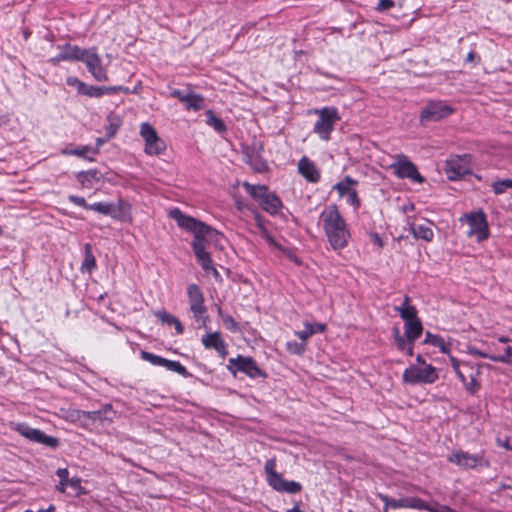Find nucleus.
Listing matches in <instances>:
<instances>
[{
	"mask_svg": "<svg viewBox=\"0 0 512 512\" xmlns=\"http://www.w3.org/2000/svg\"><path fill=\"white\" fill-rule=\"evenodd\" d=\"M299 173L310 183H317L320 180V171L316 165L307 157H302L298 162Z\"/></svg>",
	"mask_w": 512,
	"mask_h": 512,
	"instance_id": "22",
	"label": "nucleus"
},
{
	"mask_svg": "<svg viewBox=\"0 0 512 512\" xmlns=\"http://www.w3.org/2000/svg\"><path fill=\"white\" fill-rule=\"evenodd\" d=\"M419 510H427L430 512H452V509L449 506L439 505L437 503L434 505L428 504V508H419Z\"/></svg>",
	"mask_w": 512,
	"mask_h": 512,
	"instance_id": "50",
	"label": "nucleus"
},
{
	"mask_svg": "<svg viewBox=\"0 0 512 512\" xmlns=\"http://www.w3.org/2000/svg\"><path fill=\"white\" fill-rule=\"evenodd\" d=\"M450 361L453 370L455 371L456 375H458V371H461L464 362H460L459 360L452 356L450 357Z\"/></svg>",
	"mask_w": 512,
	"mask_h": 512,
	"instance_id": "56",
	"label": "nucleus"
},
{
	"mask_svg": "<svg viewBox=\"0 0 512 512\" xmlns=\"http://www.w3.org/2000/svg\"><path fill=\"white\" fill-rule=\"evenodd\" d=\"M490 360L512 365V346H506L502 354L494 355V357H490Z\"/></svg>",
	"mask_w": 512,
	"mask_h": 512,
	"instance_id": "42",
	"label": "nucleus"
},
{
	"mask_svg": "<svg viewBox=\"0 0 512 512\" xmlns=\"http://www.w3.org/2000/svg\"><path fill=\"white\" fill-rule=\"evenodd\" d=\"M472 352H473L474 354H476V355L480 356V357H483V358H488V359H490V357H491L490 355H488V354H486V353H484V352H481V351H479V350H472Z\"/></svg>",
	"mask_w": 512,
	"mask_h": 512,
	"instance_id": "60",
	"label": "nucleus"
},
{
	"mask_svg": "<svg viewBox=\"0 0 512 512\" xmlns=\"http://www.w3.org/2000/svg\"><path fill=\"white\" fill-rule=\"evenodd\" d=\"M81 62L85 63L88 71L96 81L102 82L108 80L107 71L102 65L96 47L88 48Z\"/></svg>",
	"mask_w": 512,
	"mask_h": 512,
	"instance_id": "19",
	"label": "nucleus"
},
{
	"mask_svg": "<svg viewBox=\"0 0 512 512\" xmlns=\"http://www.w3.org/2000/svg\"><path fill=\"white\" fill-rule=\"evenodd\" d=\"M99 88V93H100V97L104 96V95H114V94H117L118 92H124L125 94L129 93L130 90L128 87H124V86H98Z\"/></svg>",
	"mask_w": 512,
	"mask_h": 512,
	"instance_id": "43",
	"label": "nucleus"
},
{
	"mask_svg": "<svg viewBox=\"0 0 512 512\" xmlns=\"http://www.w3.org/2000/svg\"><path fill=\"white\" fill-rule=\"evenodd\" d=\"M187 297L189 309L193 314V318L198 323V327L207 328V324L210 319L207 314V308L204 304V294L200 287L195 283L189 284L187 286Z\"/></svg>",
	"mask_w": 512,
	"mask_h": 512,
	"instance_id": "5",
	"label": "nucleus"
},
{
	"mask_svg": "<svg viewBox=\"0 0 512 512\" xmlns=\"http://www.w3.org/2000/svg\"><path fill=\"white\" fill-rule=\"evenodd\" d=\"M431 225V222L425 224H411L410 232L412 233L414 238L430 242L434 238V232L432 230Z\"/></svg>",
	"mask_w": 512,
	"mask_h": 512,
	"instance_id": "26",
	"label": "nucleus"
},
{
	"mask_svg": "<svg viewBox=\"0 0 512 512\" xmlns=\"http://www.w3.org/2000/svg\"><path fill=\"white\" fill-rule=\"evenodd\" d=\"M40 512H55V506L54 505H50L47 509L43 510V509H40Z\"/></svg>",
	"mask_w": 512,
	"mask_h": 512,
	"instance_id": "62",
	"label": "nucleus"
},
{
	"mask_svg": "<svg viewBox=\"0 0 512 512\" xmlns=\"http://www.w3.org/2000/svg\"><path fill=\"white\" fill-rule=\"evenodd\" d=\"M438 373L434 366L426 365L418 367L411 365L403 372V381L410 385L432 384L438 379Z\"/></svg>",
	"mask_w": 512,
	"mask_h": 512,
	"instance_id": "8",
	"label": "nucleus"
},
{
	"mask_svg": "<svg viewBox=\"0 0 512 512\" xmlns=\"http://www.w3.org/2000/svg\"><path fill=\"white\" fill-rule=\"evenodd\" d=\"M110 139L107 138V136L105 135L104 137H99L96 139V146L94 148H98V150L100 149V147L105 144L107 141H109Z\"/></svg>",
	"mask_w": 512,
	"mask_h": 512,
	"instance_id": "58",
	"label": "nucleus"
},
{
	"mask_svg": "<svg viewBox=\"0 0 512 512\" xmlns=\"http://www.w3.org/2000/svg\"><path fill=\"white\" fill-rule=\"evenodd\" d=\"M96 259L92 253L91 244L87 243L84 246V260L81 265L82 272H92L96 268Z\"/></svg>",
	"mask_w": 512,
	"mask_h": 512,
	"instance_id": "32",
	"label": "nucleus"
},
{
	"mask_svg": "<svg viewBox=\"0 0 512 512\" xmlns=\"http://www.w3.org/2000/svg\"><path fill=\"white\" fill-rule=\"evenodd\" d=\"M227 368L234 375L236 372H242L253 379L267 377V374L257 365L256 361L249 356L238 355L236 358H230Z\"/></svg>",
	"mask_w": 512,
	"mask_h": 512,
	"instance_id": "10",
	"label": "nucleus"
},
{
	"mask_svg": "<svg viewBox=\"0 0 512 512\" xmlns=\"http://www.w3.org/2000/svg\"><path fill=\"white\" fill-rule=\"evenodd\" d=\"M187 93H184L180 89H173L171 91V97L177 98L180 102H184L186 100Z\"/></svg>",
	"mask_w": 512,
	"mask_h": 512,
	"instance_id": "55",
	"label": "nucleus"
},
{
	"mask_svg": "<svg viewBox=\"0 0 512 512\" xmlns=\"http://www.w3.org/2000/svg\"><path fill=\"white\" fill-rule=\"evenodd\" d=\"M68 200H69V202H71L77 206H80L84 209H89V206L91 205L86 202L84 197L77 196V195H69Z\"/></svg>",
	"mask_w": 512,
	"mask_h": 512,
	"instance_id": "49",
	"label": "nucleus"
},
{
	"mask_svg": "<svg viewBox=\"0 0 512 512\" xmlns=\"http://www.w3.org/2000/svg\"><path fill=\"white\" fill-rule=\"evenodd\" d=\"M315 114L318 115V120L314 124V133L324 141L330 140L335 124L340 120L338 109L333 106H326L316 109Z\"/></svg>",
	"mask_w": 512,
	"mask_h": 512,
	"instance_id": "6",
	"label": "nucleus"
},
{
	"mask_svg": "<svg viewBox=\"0 0 512 512\" xmlns=\"http://www.w3.org/2000/svg\"><path fill=\"white\" fill-rule=\"evenodd\" d=\"M68 486L71 487L74 491L79 492L82 489L81 479L78 477L70 478Z\"/></svg>",
	"mask_w": 512,
	"mask_h": 512,
	"instance_id": "53",
	"label": "nucleus"
},
{
	"mask_svg": "<svg viewBox=\"0 0 512 512\" xmlns=\"http://www.w3.org/2000/svg\"><path fill=\"white\" fill-rule=\"evenodd\" d=\"M411 299L409 296H405L403 303L400 306H395L394 310L397 311L400 317L404 320V322L413 321L414 319H418V311L417 309L410 305Z\"/></svg>",
	"mask_w": 512,
	"mask_h": 512,
	"instance_id": "25",
	"label": "nucleus"
},
{
	"mask_svg": "<svg viewBox=\"0 0 512 512\" xmlns=\"http://www.w3.org/2000/svg\"><path fill=\"white\" fill-rule=\"evenodd\" d=\"M201 342L206 349H214L222 358L228 354L227 344L218 331L206 333L202 336Z\"/></svg>",
	"mask_w": 512,
	"mask_h": 512,
	"instance_id": "21",
	"label": "nucleus"
},
{
	"mask_svg": "<svg viewBox=\"0 0 512 512\" xmlns=\"http://www.w3.org/2000/svg\"><path fill=\"white\" fill-rule=\"evenodd\" d=\"M62 61H65V60H64V58H62L61 52H59L56 56L49 59V62L54 66L58 65Z\"/></svg>",
	"mask_w": 512,
	"mask_h": 512,
	"instance_id": "57",
	"label": "nucleus"
},
{
	"mask_svg": "<svg viewBox=\"0 0 512 512\" xmlns=\"http://www.w3.org/2000/svg\"><path fill=\"white\" fill-rule=\"evenodd\" d=\"M392 336L397 348H403L404 342L406 341L405 334L402 335L398 327H394L392 330Z\"/></svg>",
	"mask_w": 512,
	"mask_h": 512,
	"instance_id": "47",
	"label": "nucleus"
},
{
	"mask_svg": "<svg viewBox=\"0 0 512 512\" xmlns=\"http://www.w3.org/2000/svg\"><path fill=\"white\" fill-rule=\"evenodd\" d=\"M509 188L512 189V179L496 180L492 183V190L496 195L505 193Z\"/></svg>",
	"mask_w": 512,
	"mask_h": 512,
	"instance_id": "41",
	"label": "nucleus"
},
{
	"mask_svg": "<svg viewBox=\"0 0 512 512\" xmlns=\"http://www.w3.org/2000/svg\"><path fill=\"white\" fill-rule=\"evenodd\" d=\"M107 120L108 124L105 126V135L107 136V138L111 139L117 134V131L121 124V120L119 117L111 115L108 116Z\"/></svg>",
	"mask_w": 512,
	"mask_h": 512,
	"instance_id": "38",
	"label": "nucleus"
},
{
	"mask_svg": "<svg viewBox=\"0 0 512 512\" xmlns=\"http://www.w3.org/2000/svg\"><path fill=\"white\" fill-rule=\"evenodd\" d=\"M471 156L464 154L462 156L456 155L448 159L445 163V174L451 181L461 180L465 175H470Z\"/></svg>",
	"mask_w": 512,
	"mask_h": 512,
	"instance_id": "11",
	"label": "nucleus"
},
{
	"mask_svg": "<svg viewBox=\"0 0 512 512\" xmlns=\"http://www.w3.org/2000/svg\"><path fill=\"white\" fill-rule=\"evenodd\" d=\"M453 108L443 101H428L420 113V122L422 124L437 122L447 118L453 113Z\"/></svg>",
	"mask_w": 512,
	"mask_h": 512,
	"instance_id": "12",
	"label": "nucleus"
},
{
	"mask_svg": "<svg viewBox=\"0 0 512 512\" xmlns=\"http://www.w3.org/2000/svg\"><path fill=\"white\" fill-rule=\"evenodd\" d=\"M66 84L71 87H76L77 92L80 94L84 88L85 83L75 76H69L66 79Z\"/></svg>",
	"mask_w": 512,
	"mask_h": 512,
	"instance_id": "48",
	"label": "nucleus"
},
{
	"mask_svg": "<svg viewBox=\"0 0 512 512\" xmlns=\"http://www.w3.org/2000/svg\"><path fill=\"white\" fill-rule=\"evenodd\" d=\"M130 204L124 199L114 202H95L89 206V210L96 211L102 215L110 216L119 221H125L130 216Z\"/></svg>",
	"mask_w": 512,
	"mask_h": 512,
	"instance_id": "9",
	"label": "nucleus"
},
{
	"mask_svg": "<svg viewBox=\"0 0 512 512\" xmlns=\"http://www.w3.org/2000/svg\"><path fill=\"white\" fill-rule=\"evenodd\" d=\"M287 351L294 355H302L306 351V342L289 341L287 342Z\"/></svg>",
	"mask_w": 512,
	"mask_h": 512,
	"instance_id": "44",
	"label": "nucleus"
},
{
	"mask_svg": "<svg viewBox=\"0 0 512 512\" xmlns=\"http://www.w3.org/2000/svg\"><path fill=\"white\" fill-rule=\"evenodd\" d=\"M216 310H217L218 316L221 318V320L223 322V325L225 326V328L228 331H230L232 333H236V332L240 331L239 324L235 321V319L231 315L224 313L221 306L216 305Z\"/></svg>",
	"mask_w": 512,
	"mask_h": 512,
	"instance_id": "34",
	"label": "nucleus"
},
{
	"mask_svg": "<svg viewBox=\"0 0 512 512\" xmlns=\"http://www.w3.org/2000/svg\"><path fill=\"white\" fill-rule=\"evenodd\" d=\"M414 344L415 342H410V340H406L404 342L403 348H397L400 352H405L408 356H413L414 354Z\"/></svg>",
	"mask_w": 512,
	"mask_h": 512,
	"instance_id": "52",
	"label": "nucleus"
},
{
	"mask_svg": "<svg viewBox=\"0 0 512 512\" xmlns=\"http://www.w3.org/2000/svg\"><path fill=\"white\" fill-rule=\"evenodd\" d=\"M77 181L84 188H92L95 184L103 181V174L97 169L79 171L75 175Z\"/></svg>",
	"mask_w": 512,
	"mask_h": 512,
	"instance_id": "23",
	"label": "nucleus"
},
{
	"mask_svg": "<svg viewBox=\"0 0 512 512\" xmlns=\"http://www.w3.org/2000/svg\"><path fill=\"white\" fill-rule=\"evenodd\" d=\"M447 461L465 470L490 467V461L485 457L484 452L471 454L463 450H454L447 456Z\"/></svg>",
	"mask_w": 512,
	"mask_h": 512,
	"instance_id": "7",
	"label": "nucleus"
},
{
	"mask_svg": "<svg viewBox=\"0 0 512 512\" xmlns=\"http://www.w3.org/2000/svg\"><path fill=\"white\" fill-rule=\"evenodd\" d=\"M154 316L161 321L163 324L173 325L175 327L177 334L184 333V327L179 321L178 318L173 316L172 314L166 312L165 310H157L153 312Z\"/></svg>",
	"mask_w": 512,
	"mask_h": 512,
	"instance_id": "30",
	"label": "nucleus"
},
{
	"mask_svg": "<svg viewBox=\"0 0 512 512\" xmlns=\"http://www.w3.org/2000/svg\"><path fill=\"white\" fill-rule=\"evenodd\" d=\"M141 358L145 361H148L154 366H162L165 368H167L169 362V359L163 358L159 355L147 351H141Z\"/></svg>",
	"mask_w": 512,
	"mask_h": 512,
	"instance_id": "37",
	"label": "nucleus"
},
{
	"mask_svg": "<svg viewBox=\"0 0 512 512\" xmlns=\"http://www.w3.org/2000/svg\"><path fill=\"white\" fill-rule=\"evenodd\" d=\"M466 220L470 226V230L468 231V236H476L478 242H482L487 239L489 236V227L485 213L482 210H478L477 212H473L470 214H465L460 218V221Z\"/></svg>",
	"mask_w": 512,
	"mask_h": 512,
	"instance_id": "14",
	"label": "nucleus"
},
{
	"mask_svg": "<svg viewBox=\"0 0 512 512\" xmlns=\"http://www.w3.org/2000/svg\"><path fill=\"white\" fill-rule=\"evenodd\" d=\"M56 475L59 477L60 481H59V485L56 486V489L61 492V493H64L66 488L68 487V482H69V471L67 468H59L57 469L56 471Z\"/></svg>",
	"mask_w": 512,
	"mask_h": 512,
	"instance_id": "40",
	"label": "nucleus"
},
{
	"mask_svg": "<svg viewBox=\"0 0 512 512\" xmlns=\"http://www.w3.org/2000/svg\"><path fill=\"white\" fill-rule=\"evenodd\" d=\"M183 104L188 110L199 111L204 107V98L194 93H187L186 100Z\"/></svg>",
	"mask_w": 512,
	"mask_h": 512,
	"instance_id": "36",
	"label": "nucleus"
},
{
	"mask_svg": "<svg viewBox=\"0 0 512 512\" xmlns=\"http://www.w3.org/2000/svg\"><path fill=\"white\" fill-rule=\"evenodd\" d=\"M243 187L246 193L249 194L267 213L275 215L282 207L281 199L275 193L269 192L266 185H253L248 182H244Z\"/></svg>",
	"mask_w": 512,
	"mask_h": 512,
	"instance_id": "3",
	"label": "nucleus"
},
{
	"mask_svg": "<svg viewBox=\"0 0 512 512\" xmlns=\"http://www.w3.org/2000/svg\"><path fill=\"white\" fill-rule=\"evenodd\" d=\"M169 216L177 223L180 228L186 230L187 232L193 233L194 238L191 242V247L196 260L202 269L206 273L211 272L216 280L220 278V273L214 267L213 260L210 253L207 251L205 244L207 237H210L213 233H216V230L206 223L184 214L178 208L172 209L169 212Z\"/></svg>",
	"mask_w": 512,
	"mask_h": 512,
	"instance_id": "1",
	"label": "nucleus"
},
{
	"mask_svg": "<svg viewBox=\"0 0 512 512\" xmlns=\"http://www.w3.org/2000/svg\"><path fill=\"white\" fill-rule=\"evenodd\" d=\"M102 413H113L112 406L107 404V405H104L99 410L83 411L82 415H83L84 418L89 419V420H93V421L99 420V421H102Z\"/></svg>",
	"mask_w": 512,
	"mask_h": 512,
	"instance_id": "39",
	"label": "nucleus"
},
{
	"mask_svg": "<svg viewBox=\"0 0 512 512\" xmlns=\"http://www.w3.org/2000/svg\"><path fill=\"white\" fill-rule=\"evenodd\" d=\"M391 168L394 170V173L398 178H408L416 183L424 182V178L418 172L416 165L405 155H398L396 161L391 165Z\"/></svg>",
	"mask_w": 512,
	"mask_h": 512,
	"instance_id": "17",
	"label": "nucleus"
},
{
	"mask_svg": "<svg viewBox=\"0 0 512 512\" xmlns=\"http://www.w3.org/2000/svg\"><path fill=\"white\" fill-rule=\"evenodd\" d=\"M395 2L393 0H379L376 6L378 12H385L394 7Z\"/></svg>",
	"mask_w": 512,
	"mask_h": 512,
	"instance_id": "51",
	"label": "nucleus"
},
{
	"mask_svg": "<svg viewBox=\"0 0 512 512\" xmlns=\"http://www.w3.org/2000/svg\"><path fill=\"white\" fill-rule=\"evenodd\" d=\"M379 499L383 502L384 512H387L389 508L392 509H401V508H410V509H417L419 508H428V503H426L424 500L416 497H403L400 499H394L389 497L386 494H378Z\"/></svg>",
	"mask_w": 512,
	"mask_h": 512,
	"instance_id": "18",
	"label": "nucleus"
},
{
	"mask_svg": "<svg viewBox=\"0 0 512 512\" xmlns=\"http://www.w3.org/2000/svg\"><path fill=\"white\" fill-rule=\"evenodd\" d=\"M358 185V181L346 175L345 178L336 183L333 186V189L338 192L340 197H347L346 202L351 205L355 210L359 209L361 206V200L358 197L356 189L354 186Z\"/></svg>",
	"mask_w": 512,
	"mask_h": 512,
	"instance_id": "20",
	"label": "nucleus"
},
{
	"mask_svg": "<svg viewBox=\"0 0 512 512\" xmlns=\"http://www.w3.org/2000/svg\"><path fill=\"white\" fill-rule=\"evenodd\" d=\"M323 230L333 250L347 247L351 237L348 224L335 204L327 206L320 214Z\"/></svg>",
	"mask_w": 512,
	"mask_h": 512,
	"instance_id": "2",
	"label": "nucleus"
},
{
	"mask_svg": "<svg viewBox=\"0 0 512 512\" xmlns=\"http://www.w3.org/2000/svg\"><path fill=\"white\" fill-rule=\"evenodd\" d=\"M167 370L173 371L178 373L179 375L183 376L184 378L191 377V373L188 372L186 367H184L180 362L169 360L167 365Z\"/></svg>",
	"mask_w": 512,
	"mask_h": 512,
	"instance_id": "45",
	"label": "nucleus"
},
{
	"mask_svg": "<svg viewBox=\"0 0 512 512\" xmlns=\"http://www.w3.org/2000/svg\"><path fill=\"white\" fill-rule=\"evenodd\" d=\"M423 330L424 328L420 318L404 323L405 337L406 340H410V342H416L422 335Z\"/></svg>",
	"mask_w": 512,
	"mask_h": 512,
	"instance_id": "27",
	"label": "nucleus"
},
{
	"mask_svg": "<svg viewBox=\"0 0 512 512\" xmlns=\"http://www.w3.org/2000/svg\"><path fill=\"white\" fill-rule=\"evenodd\" d=\"M206 123L211 126L216 132L222 134L226 132L227 127L223 120L215 115L212 110L206 111Z\"/></svg>",
	"mask_w": 512,
	"mask_h": 512,
	"instance_id": "35",
	"label": "nucleus"
},
{
	"mask_svg": "<svg viewBox=\"0 0 512 512\" xmlns=\"http://www.w3.org/2000/svg\"><path fill=\"white\" fill-rule=\"evenodd\" d=\"M416 362H417L418 364L423 365L424 367L427 365V364H426L425 359H424V358H423V356H422V355H420V354L416 356Z\"/></svg>",
	"mask_w": 512,
	"mask_h": 512,
	"instance_id": "59",
	"label": "nucleus"
},
{
	"mask_svg": "<svg viewBox=\"0 0 512 512\" xmlns=\"http://www.w3.org/2000/svg\"><path fill=\"white\" fill-rule=\"evenodd\" d=\"M286 512H303L299 509V506L296 504L293 508L288 509Z\"/></svg>",
	"mask_w": 512,
	"mask_h": 512,
	"instance_id": "63",
	"label": "nucleus"
},
{
	"mask_svg": "<svg viewBox=\"0 0 512 512\" xmlns=\"http://www.w3.org/2000/svg\"><path fill=\"white\" fill-rule=\"evenodd\" d=\"M264 471L267 483L277 492L295 494L302 490V485L299 482L285 480L282 475L276 471L275 458H270L265 462Z\"/></svg>",
	"mask_w": 512,
	"mask_h": 512,
	"instance_id": "4",
	"label": "nucleus"
},
{
	"mask_svg": "<svg viewBox=\"0 0 512 512\" xmlns=\"http://www.w3.org/2000/svg\"><path fill=\"white\" fill-rule=\"evenodd\" d=\"M327 326L324 323L304 322V330L296 331L295 335L302 341H307L311 336L317 333H323Z\"/></svg>",
	"mask_w": 512,
	"mask_h": 512,
	"instance_id": "28",
	"label": "nucleus"
},
{
	"mask_svg": "<svg viewBox=\"0 0 512 512\" xmlns=\"http://www.w3.org/2000/svg\"><path fill=\"white\" fill-rule=\"evenodd\" d=\"M246 156V163L250 165V167L258 173L266 172L268 169L267 162L260 157V155L255 153H245Z\"/></svg>",
	"mask_w": 512,
	"mask_h": 512,
	"instance_id": "31",
	"label": "nucleus"
},
{
	"mask_svg": "<svg viewBox=\"0 0 512 512\" xmlns=\"http://www.w3.org/2000/svg\"><path fill=\"white\" fill-rule=\"evenodd\" d=\"M424 344H429L439 348L442 353H448L450 351L449 344L439 335L432 334L430 331L425 333Z\"/></svg>",
	"mask_w": 512,
	"mask_h": 512,
	"instance_id": "33",
	"label": "nucleus"
},
{
	"mask_svg": "<svg viewBox=\"0 0 512 512\" xmlns=\"http://www.w3.org/2000/svg\"><path fill=\"white\" fill-rule=\"evenodd\" d=\"M480 365H474L469 362H464L461 371H458L457 377L463 383L467 392L475 395L481 388L479 377L481 374Z\"/></svg>",
	"mask_w": 512,
	"mask_h": 512,
	"instance_id": "15",
	"label": "nucleus"
},
{
	"mask_svg": "<svg viewBox=\"0 0 512 512\" xmlns=\"http://www.w3.org/2000/svg\"><path fill=\"white\" fill-rule=\"evenodd\" d=\"M15 431L29 441L42 444L49 448L54 449L59 445V440L57 438L46 435L40 429L32 428L26 423H18L15 427Z\"/></svg>",
	"mask_w": 512,
	"mask_h": 512,
	"instance_id": "16",
	"label": "nucleus"
},
{
	"mask_svg": "<svg viewBox=\"0 0 512 512\" xmlns=\"http://www.w3.org/2000/svg\"><path fill=\"white\" fill-rule=\"evenodd\" d=\"M113 414H114V412L113 413H102V421H104V420H110L111 421Z\"/></svg>",
	"mask_w": 512,
	"mask_h": 512,
	"instance_id": "61",
	"label": "nucleus"
},
{
	"mask_svg": "<svg viewBox=\"0 0 512 512\" xmlns=\"http://www.w3.org/2000/svg\"><path fill=\"white\" fill-rule=\"evenodd\" d=\"M374 240L376 243H378L379 245H382V241H381V238L378 236V234H374Z\"/></svg>",
	"mask_w": 512,
	"mask_h": 512,
	"instance_id": "64",
	"label": "nucleus"
},
{
	"mask_svg": "<svg viewBox=\"0 0 512 512\" xmlns=\"http://www.w3.org/2000/svg\"><path fill=\"white\" fill-rule=\"evenodd\" d=\"M480 60V56L473 51H470L465 58L466 63H472L474 65H477L480 62Z\"/></svg>",
	"mask_w": 512,
	"mask_h": 512,
	"instance_id": "54",
	"label": "nucleus"
},
{
	"mask_svg": "<svg viewBox=\"0 0 512 512\" xmlns=\"http://www.w3.org/2000/svg\"><path fill=\"white\" fill-rule=\"evenodd\" d=\"M99 92L100 91H99L98 86L87 85L85 83L84 88L82 89L80 94L91 97V98H100Z\"/></svg>",
	"mask_w": 512,
	"mask_h": 512,
	"instance_id": "46",
	"label": "nucleus"
},
{
	"mask_svg": "<svg viewBox=\"0 0 512 512\" xmlns=\"http://www.w3.org/2000/svg\"><path fill=\"white\" fill-rule=\"evenodd\" d=\"M60 52L62 54V58L65 61H82L84 54H86L88 49L81 48L77 45H71L70 43H66L64 45L58 46Z\"/></svg>",
	"mask_w": 512,
	"mask_h": 512,
	"instance_id": "24",
	"label": "nucleus"
},
{
	"mask_svg": "<svg viewBox=\"0 0 512 512\" xmlns=\"http://www.w3.org/2000/svg\"><path fill=\"white\" fill-rule=\"evenodd\" d=\"M140 135L145 141V152L148 155H160L166 150V143L158 136L156 129L148 122L141 124Z\"/></svg>",
	"mask_w": 512,
	"mask_h": 512,
	"instance_id": "13",
	"label": "nucleus"
},
{
	"mask_svg": "<svg viewBox=\"0 0 512 512\" xmlns=\"http://www.w3.org/2000/svg\"><path fill=\"white\" fill-rule=\"evenodd\" d=\"M62 154L64 155H72L84 158L90 162H93L95 159L94 157H90L89 154L96 155L98 154V148H93L89 145L79 146L77 148H65L62 150Z\"/></svg>",
	"mask_w": 512,
	"mask_h": 512,
	"instance_id": "29",
	"label": "nucleus"
}]
</instances>
